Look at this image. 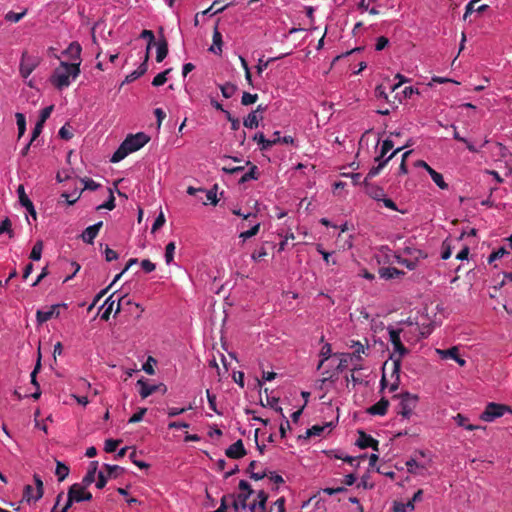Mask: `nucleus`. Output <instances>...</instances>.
<instances>
[{
    "instance_id": "1",
    "label": "nucleus",
    "mask_w": 512,
    "mask_h": 512,
    "mask_svg": "<svg viewBox=\"0 0 512 512\" xmlns=\"http://www.w3.org/2000/svg\"><path fill=\"white\" fill-rule=\"evenodd\" d=\"M80 62L68 63L61 61L50 76L51 84L58 90L68 87L71 79L75 80L80 74Z\"/></svg>"
},
{
    "instance_id": "2",
    "label": "nucleus",
    "mask_w": 512,
    "mask_h": 512,
    "mask_svg": "<svg viewBox=\"0 0 512 512\" xmlns=\"http://www.w3.org/2000/svg\"><path fill=\"white\" fill-rule=\"evenodd\" d=\"M150 141V137L143 132L128 135L112 155L110 161L117 163L128 154L138 151Z\"/></svg>"
},
{
    "instance_id": "3",
    "label": "nucleus",
    "mask_w": 512,
    "mask_h": 512,
    "mask_svg": "<svg viewBox=\"0 0 512 512\" xmlns=\"http://www.w3.org/2000/svg\"><path fill=\"white\" fill-rule=\"evenodd\" d=\"M506 413L512 415V408L509 405L489 402L482 412V421L493 422L497 418L504 416Z\"/></svg>"
},
{
    "instance_id": "4",
    "label": "nucleus",
    "mask_w": 512,
    "mask_h": 512,
    "mask_svg": "<svg viewBox=\"0 0 512 512\" xmlns=\"http://www.w3.org/2000/svg\"><path fill=\"white\" fill-rule=\"evenodd\" d=\"M396 397H399L401 399L398 414H400L404 418H409L413 414V411L417 406L418 396L411 394L409 392H405L400 395L394 396V398Z\"/></svg>"
},
{
    "instance_id": "5",
    "label": "nucleus",
    "mask_w": 512,
    "mask_h": 512,
    "mask_svg": "<svg viewBox=\"0 0 512 512\" xmlns=\"http://www.w3.org/2000/svg\"><path fill=\"white\" fill-rule=\"evenodd\" d=\"M39 64L40 58L38 56H33L27 52H23L19 66L20 75L24 79L28 78Z\"/></svg>"
},
{
    "instance_id": "6",
    "label": "nucleus",
    "mask_w": 512,
    "mask_h": 512,
    "mask_svg": "<svg viewBox=\"0 0 512 512\" xmlns=\"http://www.w3.org/2000/svg\"><path fill=\"white\" fill-rule=\"evenodd\" d=\"M400 333V329H389V340L393 345L394 352L399 354L397 357H400L402 361V357L408 353V349L401 342Z\"/></svg>"
},
{
    "instance_id": "7",
    "label": "nucleus",
    "mask_w": 512,
    "mask_h": 512,
    "mask_svg": "<svg viewBox=\"0 0 512 512\" xmlns=\"http://www.w3.org/2000/svg\"><path fill=\"white\" fill-rule=\"evenodd\" d=\"M358 439L356 445L361 449L372 448L374 451H379V441L374 439L362 430L358 431Z\"/></svg>"
},
{
    "instance_id": "8",
    "label": "nucleus",
    "mask_w": 512,
    "mask_h": 512,
    "mask_svg": "<svg viewBox=\"0 0 512 512\" xmlns=\"http://www.w3.org/2000/svg\"><path fill=\"white\" fill-rule=\"evenodd\" d=\"M390 360L392 361L391 378H394V381L390 385L389 390L394 392L399 388L400 385L401 360L400 357H396L394 353L390 355Z\"/></svg>"
},
{
    "instance_id": "9",
    "label": "nucleus",
    "mask_w": 512,
    "mask_h": 512,
    "mask_svg": "<svg viewBox=\"0 0 512 512\" xmlns=\"http://www.w3.org/2000/svg\"><path fill=\"white\" fill-rule=\"evenodd\" d=\"M417 167L424 168L429 175L431 176L434 183L441 189H446L448 187L447 183L444 181L442 174L435 171L433 168H431L425 161L418 160L416 162Z\"/></svg>"
},
{
    "instance_id": "10",
    "label": "nucleus",
    "mask_w": 512,
    "mask_h": 512,
    "mask_svg": "<svg viewBox=\"0 0 512 512\" xmlns=\"http://www.w3.org/2000/svg\"><path fill=\"white\" fill-rule=\"evenodd\" d=\"M87 486H84V484L75 483L70 486L69 492H72L73 499L76 502H82V501H90L92 499V494L88 491H85V488Z\"/></svg>"
},
{
    "instance_id": "11",
    "label": "nucleus",
    "mask_w": 512,
    "mask_h": 512,
    "mask_svg": "<svg viewBox=\"0 0 512 512\" xmlns=\"http://www.w3.org/2000/svg\"><path fill=\"white\" fill-rule=\"evenodd\" d=\"M225 454L228 458L231 459H240L246 455V449L244 447L243 441L241 439L237 440L235 443L230 445Z\"/></svg>"
},
{
    "instance_id": "12",
    "label": "nucleus",
    "mask_w": 512,
    "mask_h": 512,
    "mask_svg": "<svg viewBox=\"0 0 512 512\" xmlns=\"http://www.w3.org/2000/svg\"><path fill=\"white\" fill-rule=\"evenodd\" d=\"M148 60H149V54H148V51H146L143 62L140 64V66L136 70L132 71L130 74H128L126 76L122 85H124L126 83H131V82L135 81L136 79H138L139 77H141L142 75H144L148 69Z\"/></svg>"
},
{
    "instance_id": "13",
    "label": "nucleus",
    "mask_w": 512,
    "mask_h": 512,
    "mask_svg": "<svg viewBox=\"0 0 512 512\" xmlns=\"http://www.w3.org/2000/svg\"><path fill=\"white\" fill-rule=\"evenodd\" d=\"M274 135H277V139H266L263 133H257L254 135L253 140L257 141L260 145V150H268L274 145L280 144V132L275 131Z\"/></svg>"
},
{
    "instance_id": "14",
    "label": "nucleus",
    "mask_w": 512,
    "mask_h": 512,
    "mask_svg": "<svg viewBox=\"0 0 512 512\" xmlns=\"http://www.w3.org/2000/svg\"><path fill=\"white\" fill-rule=\"evenodd\" d=\"M436 353L441 357V359H451L456 361L460 366L465 365V360L462 359L459 355V350L457 347H451L449 349H436Z\"/></svg>"
},
{
    "instance_id": "15",
    "label": "nucleus",
    "mask_w": 512,
    "mask_h": 512,
    "mask_svg": "<svg viewBox=\"0 0 512 512\" xmlns=\"http://www.w3.org/2000/svg\"><path fill=\"white\" fill-rule=\"evenodd\" d=\"M102 226L103 222L99 221L94 225L87 227L81 234L82 240L87 244H93L94 239L97 237Z\"/></svg>"
},
{
    "instance_id": "16",
    "label": "nucleus",
    "mask_w": 512,
    "mask_h": 512,
    "mask_svg": "<svg viewBox=\"0 0 512 512\" xmlns=\"http://www.w3.org/2000/svg\"><path fill=\"white\" fill-rule=\"evenodd\" d=\"M366 194L374 200L381 201L385 196V191L378 185L371 184L367 181V178L363 180Z\"/></svg>"
},
{
    "instance_id": "17",
    "label": "nucleus",
    "mask_w": 512,
    "mask_h": 512,
    "mask_svg": "<svg viewBox=\"0 0 512 512\" xmlns=\"http://www.w3.org/2000/svg\"><path fill=\"white\" fill-rule=\"evenodd\" d=\"M403 149V147H399L397 149H395L387 158L385 159H380V161H377L378 162V165L377 166H374L372 167L367 176L365 178H367V181L375 176H377L380 171L387 165V163L398 153L400 152L401 150Z\"/></svg>"
},
{
    "instance_id": "18",
    "label": "nucleus",
    "mask_w": 512,
    "mask_h": 512,
    "mask_svg": "<svg viewBox=\"0 0 512 512\" xmlns=\"http://www.w3.org/2000/svg\"><path fill=\"white\" fill-rule=\"evenodd\" d=\"M59 308L60 305H52L47 310H38L36 313L37 321L42 324L53 317H58L60 313Z\"/></svg>"
},
{
    "instance_id": "19",
    "label": "nucleus",
    "mask_w": 512,
    "mask_h": 512,
    "mask_svg": "<svg viewBox=\"0 0 512 512\" xmlns=\"http://www.w3.org/2000/svg\"><path fill=\"white\" fill-rule=\"evenodd\" d=\"M389 407V401L386 398H381L377 403L370 406L367 409V413L370 415L384 416L387 413Z\"/></svg>"
},
{
    "instance_id": "20",
    "label": "nucleus",
    "mask_w": 512,
    "mask_h": 512,
    "mask_svg": "<svg viewBox=\"0 0 512 512\" xmlns=\"http://www.w3.org/2000/svg\"><path fill=\"white\" fill-rule=\"evenodd\" d=\"M81 45L78 42H72L69 46L63 51V54L66 55L71 60H78L81 63Z\"/></svg>"
},
{
    "instance_id": "21",
    "label": "nucleus",
    "mask_w": 512,
    "mask_h": 512,
    "mask_svg": "<svg viewBox=\"0 0 512 512\" xmlns=\"http://www.w3.org/2000/svg\"><path fill=\"white\" fill-rule=\"evenodd\" d=\"M230 497L233 499L232 507L235 511L248 507L247 500L249 499V493L240 492L236 497L234 495H230Z\"/></svg>"
},
{
    "instance_id": "22",
    "label": "nucleus",
    "mask_w": 512,
    "mask_h": 512,
    "mask_svg": "<svg viewBox=\"0 0 512 512\" xmlns=\"http://www.w3.org/2000/svg\"><path fill=\"white\" fill-rule=\"evenodd\" d=\"M137 386L140 387L139 394L143 399L157 392V388L154 387V384H148L144 379H139Z\"/></svg>"
},
{
    "instance_id": "23",
    "label": "nucleus",
    "mask_w": 512,
    "mask_h": 512,
    "mask_svg": "<svg viewBox=\"0 0 512 512\" xmlns=\"http://www.w3.org/2000/svg\"><path fill=\"white\" fill-rule=\"evenodd\" d=\"M405 273L395 267H382L379 269V275L383 279H393L398 278Z\"/></svg>"
},
{
    "instance_id": "24",
    "label": "nucleus",
    "mask_w": 512,
    "mask_h": 512,
    "mask_svg": "<svg viewBox=\"0 0 512 512\" xmlns=\"http://www.w3.org/2000/svg\"><path fill=\"white\" fill-rule=\"evenodd\" d=\"M98 469V461H92L86 475L82 479L84 486H89L95 481V475Z\"/></svg>"
},
{
    "instance_id": "25",
    "label": "nucleus",
    "mask_w": 512,
    "mask_h": 512,
    "mask_svg": "<svg viewBox=\"0 0 512 512\" xmlns=\"http://www.w3.org/2000/svg\"><path fill=\"white\" fill-rule=\"evenodd\" d=\"M168 54V42L162 37L157 43L156 61L162 62Z\"/></svg>"
},
{
    "instance_id": "26",
    "label": "nucleus",
    "mask_w": 512,
    "mask_h": 512,
    "mask_svg": "<svg viewBox=\"0 0 512 512\" xmlns=\"http://www.w3.org/2000/svg\"><path fill=\"white\" fill-rule=\"evenodd\" d=\"M213 45L210 47V51H212L215 54H221L222 53V34L219 32L218 28L215 27L213 32Z\"/></svg>"
},
{
    "instance_id": "27",
    "label": "nucleus",
    "mask_w": 512,
    "mask_h": 512,
    "mask_svg": "<svg viewBox=\"0 0 512 512\" xmlns=\"http://www.w3.org/2000/svg\"><path fill=\"white\" fill-rule=\"evenodd\" d=\"M262 119L261 117H258L257 111H252L248 114V116L244 119L243 125L247 128L253 129L257 128L259 125V120Z\"/></svg>"
},
{
    "instance_id": "28",
    "label": "nucleus",
    "mask_w": 512,
    "mask_h": 512,
    "mask_svg": "<svg viewBox=\"0 0 512 512\" xmlns=\"http://www.w3.org/2000/svg\"><path fill=\"white\" fill-rule=\"evenodd\" d=\"M69 467L60 461H56L55 474L59 482L64 481L69 475Z\"/></svg>"
},
{
    "instance_id": "29",
    "label": "nucleus",
    "mask_w": 512,
    "mask_h": 512,
    "mask_svg": "<svg viewBox=\"0 0 512 512\" xmlns=\"http://www.w3.org/2000/svg\"><path fill=\"white\" fill-rule=\"evenodd\" d=\"M103 468L106 471V476L108 478H117L119 475H121L124 472V468L118 466V465H110V464H104Z\"/></svg>"
},
{
    "instance_id": "30",
    "label": "nucleus",
    "mask_w": 512,
    "mask_h": 512,
    "mask_svg": "<svg viewBox=\"0 0 512 512\" xmlns=\"http://www.w3.org/2000/svg\"><path fill=\"white\" fill-rule=\"evenodd\" d=\"M112 297H113V295H111L110 297H108V298L105 300L104 304L102 305V309H104V311H103V313H102V315H101V319H102V320L107 321V320L109 319V317H110L111 312H112V311H113V309H114L115 301H112V300H111V299H112Z\"/></svg>"
},
{
    "instance_id": "31",
    "label": "nucleus",
    "mask_w": 512,
    "mask_h": 512,
    "mask_svg": "<svg viewBox=\"0 0 512 512\" xmlns=\"http://www.w3.org/2000/svg\"><path fill=\"white\" fill-rule=\"evenodd\" d=\"M259 177V173H258V168L256 165H251L249 171H247L246 173H244L240 180H239V183H245L249 180H257Z\"/></svg>"
},
{
    "instance_id": "32",
    "label": "nucleus",
    "mask_w": 512,
    "mask_h": 512,
    "mask_svg": "<svg viewBox=\"0 0 512 512\" xmlns=\"http://www.w3.org/2000/svg\"><path fill=\"white\" fill-rule=\"evenodd\" d=\"M331 426V423H326L323 426L314 425L306 431V437L309 438L311 436H321L326 429Z\"/></svg>"
},
{
    "instance_id": "33",
    "label": "nucleus",
    "mask_w": 512,
    "mask_h": 512,
    "mask_svg": "<svg viewBox=\"0 0 512 512\" xmlns=\"http://www.w3.org/2000/svg\"><path fill=\"white\" fill-rule=\"evenodd\" d=\"M42 251H43V242L41 240H38L34 244L32 250H31V253L29 255V258L33 261H39L42 256Z\"/></svg>"
},
{
    "instance_id": "34",
    "label": "nucleus",
    "mask_w": 512,
    "mask_h": 512,
    "mask_svg": "<svg viewBox=\"0 0 512 512\" xmlns=\"http://www.w3.org/2000/svg\"><path fill=\"white\" fill-rule=\"evenodd\" d=\"M17 194L19 198V202L23 207H31L32 201L29 199L27 194L25 193L24 185L20 184L17 188Z\"/></svg>"
},
{
    "instance_id": "35",
    "label": "nucleus",
    "mask_w": 512,
    "mask_h": 512,
    "mask_svg": "<svg viewBox=\"0 0 512 512\" xmlns=\"http://www.w3.org/2000/svg\"><path fill=\"white\" fill-rule=\"evenodd\" d=\"M220 90L222 92L223 97L228 99L234 95V93L237 90V86L230 82H227L223 85H220Z\"/></svg>"
},
{
    "instance_id": "36",
    "label": "nucleus",
    "mask_w": 512,
    "mask_h": 512,
    "mask_svg": "<svg viewBox=\"0 0 512 512\" xmlns=\"http://www.w3.org/2000/svg\"><path fill=\"white\" fill-rule=\"evenodd\" d=\"M172 71V68H168L166 69L165 71L157 74L153 81H152V85L155 86V87H159V86H162L166 83L167 81V75Z\"/></svg>"
},
{
    "instance_id": "37",
    "label": "nucleus",
    "mask_w": 512,
    "mask_h": 512,
    "mask_svg": "<svg viewBox=\"0 0 512 512\" xmlns=\"http://www.w3.org/2000/svg\"><path fill=\"white\" fill-rule=\"evenodd\" d=\"M257 499H258V509L259 512H268L266 508V503L268 500V494L264 490H260L257 493Z\"/></svg>"
},
{
    "instance_id": "38",
    "label": "nucleus",
    "mask_w": 512,
    "mask_h": 512,
    "mask_svg": "<svg viewBox=\"0 0 512 512\" xmlns=\"http://www.w3.org/2000/svg\"><path fill=\"white\" fill-rule=\"evenodd\" d=\"M259 230H260V223L257 222L255 224H253L252 227L249 230L242 231L239 234V237L242 238L245 241V240H247V239L257 235Z\"/></svg>"
},
{
    "instance_id": "39",
    "label": "nucleus",
    "mask_w": 512,
    "mask_h": 512,
    "mask_svg": "<svg viewBox=\"0 0 512 512\" xmlns=\"http://www.w3.org/2000/svg\"><path fill=\"white\" fill-rule=\"evenodd\" d=\"M394 147V143L390 139H386L383 141L381 146L380 155L375 158V161H380V159H385V155Z\"/></svg>"
},
{
    "instance_id": "40",
    "label": "nucleus",
    "mask_w": 512,
    "mask_h": 512,
    "mask_svg": "<svg viewBox=\"0 0 512 512\" xmlns=\"http://www.w3.org/2000/svg\"><path fill=\"white\" fill-rule=\"evenodd\" d=\"M40 369H41V353H40V348H39L38 349V358H37V361H36V365H35L33 371L30 374L31 383L36 388H39V383L37 382L36 376H37V373L40 371Z\"/></svg>"
},
{
    "instance_id": "41",
    "label": "nucleus",
    "mask_w": 512,
    "mask_h": 512,
    "mask_svg": "<svg viewBox=\"0 0 512 512\" xmlns=\"http://www.w3.org/2000/svg\"><path fill=\"white\" fill-rule=\"evenodd\" d=\"M15 117L18 126V137L21 138L26 131V119L22 113H16Z\"/></svg>"
},
{
    "instance_id": "42",
    "label": "nucleus",
    "mask_w": 512,
    "mask_h": 512,
    "mask_svg": "<svg viewBox=\"0 0 512 512\" xmlns=\"http://www.w3.org/2000/svg\"><path fill=\"white\" fill-rule=\"evenodd\" d=\"M331 352H332V349H331V345L330 344H325L322 348H321V351H320V356L322 357L321 361L319 362L318 366H317V369H320L323 365V363L329 359V357L331 356Z\"/></svg>"
},
{
    "instance_id": "43",
    "label": "nucleus",
    "mask_w": 512,
    "mask_h": 512,
    "mask_svg": "<svg viewBox=\"0 0 512 512\" xmlns=\"http://www.w3.org/2000/svg\"><path fill=\"white\" fill-rule=\"evenodd\" d=\"M217 189H218V185L215 184L213 186V188H211L210 190L208 191H205L206 192V199L207 201L213 205V206H216L218 204V199H217Z\"/></svg>"
},
{
    "instance_id": "44",
    "label": "nucleus",
    "mask_w": 512,
    "mask_h": 512,
    "mask_svg": "<svg viewBox=\"0 0 512 512\" xmlns=\"http://www.w3.org/2000/svg\"><path fill=\"white\" fill-rule=\"evenodd\" d=\"M121 442H122L121 439H107L105 441V447H104L105 452H107V453L115 452Z\"/></svg>"
},
{
    "instance_id": "45",
    "label": "nucleus",
    "mask_w": 512,
    "mask_h": 512,
    "mask_svg": "<svg viewBox=\"0 0 512 512\" xmlns=\"http://www.w3.org/2000/svg\"><path fill=\"white\" fill-rule=\"evenodd\" d=\"M175 243L169 242L165 247V261L169 265L174 259Z\"/></svg>"
},
{
    "instance_id": "46",
    "label": "nucleus",
    "mask_w": 512,
    "mask_h": 512,
    "mask_svg": "<svg viewBox=\"0 0 512 512\" xmlns=\"http://www.w3.org/2000/svg\"><path fill=\"white\" fill-rule=\"evenodd\" d=\"M109 193H110V195H109L108 200L105 203L99 205L96 208L97 210H101V209L113 210L115 208V197L113 195V191L111 189H109Z\"/></svg>"
},
{
    "instance_id": "47",
    "label": "nucleus",
    "mask_w": 512,
    "mask_h": 512,
    "mask_svg": "<svg viewBox=\"0 0 512 512\" xmlns=\"http://www.w3.org/2000/svg\"><path fill=\"white\" fill-rule=\"evenodd\" d=\"M258 99L257 94H251L248 92H244L241 98V104L244 106H248L254 104Z\"/></svg>"
},
{
    "instance_id": "48",
    "label": "nucleus",
    "mask_w": 512,
    "mask_h": 512,
    "mask_svg": "<svg viewBox=\"0 0 512 512\" xmlns=\"http://www.w3.org/2000/svg\"><path fill=\"white\" fill-rule=\"evenodd\" d=\"M395 259L398 264L404 265L409 270L416 269V261L408 260L400 255H395Z\"/></svg>"
},
{
    "instance_id": "49",
    "label": "nucleus",
    "mask_w": 512,
    "mask_h": 512,
    "mask_svg": "<svg viewBox=\"0 0 512 512\" xmlns=\"http://www.w3.org/2000/svg\"><path fill=\"white\" fill-rule=\"evenodd\" d=\"M140 37L143 38V39H147L148 40V45H147V49L146 51H150V48L151 46L154 44L155 42V36H154V33L151 31V30H143L140 34Z\"/></svg>"
},
{
    "instance_id": "50",
    "label": "nucleus",
    "mask_w": 512,
    "mask_h": 512,
    "mask_svg": "<svg viewBox=\"0 0 512 512\" xmlns=\"http://www.w3.org/2000/svg\"><path fill=\"white\" fill-rule=\"evenodd\" d=\"M36 485L35 499H40L43 496V481L37 474L33 476Z\"/></svg>"
},
{
    "instance_id": "51",
    "label": "nucleus",
    "mask_w": 512,
    "mask_h": 512,
    "mask_svg": "<svg viewBox=\"0 0 512 512\" xmlns=\"http://www.w3.org/2000/svg\"><path fill=\"white\" fill-rule=\"evenodd\" d=\"M11 226H12V223H11L10 219L9 218H5L0 223V235L3 234L4 232H7L9 234V237L12 238L13 237V231L11 229Z\"/></svg>"
},
{
    "instance_id": "52",
    "label": "nucleus",
    "mask_w": 512,
    "mask_h": 512,
    "mask_svg": "<svg viewBox=\"0 0 512 512\" xmlns=\"http://www.w3.org/2000/svg\"><path fill=\"white\" fill-rule=\"evenodd\" d=\"M25 14H26V11H23L20 13H15V12L10 11L5 15V19L9 22L17 23L25 16Z\"/></svg>"
},
{
    "instance_id": "53",
    "label": "nucleus",
    "mask_w": 512,
    "mask_h": 512,
    "mask_svg": "<svg viewBox=\"0 0 512 512\" xmlns=\"http://www.w3.org/2000/svg\"><path fill=\"white\" fill-rule=\"evenodd\" d=\"M23 498L30 502V501H38L39 499H35V493H34V489L31 485H26L25 488H24V492H23Z\"/></svg>"
},
{
    "instance_id": "54",
    "label": "nucleus",
    "mask_w": 512,
    "mask_h": 512,
    "mask_svg": "<svg viewBox=\"0 0 512 512\" xmlns=\"http://www.w3.org/2000/svg\"><path fill=\"white\" fill-rule=\"evenodd\" d=\"M219 3H220V1H218V0L214 1L209 8H207L204 11H202V14L206 15V14H208L210 12H212V14H217V13L222 12L227 6L217 7L219 5Z\"/></svg>"
},
{
    "instance_id": "55",
    "label": "nucleus",
    "mask_w": 512,
    "mask_h": 512,
    "mask_svg": "<svg viewBox=\"0 0 512 512\" xmlns=\"http://www.w3.org/2000/svg\"><path fill=\"white\" fill-rule=\"evenodd\" d=\"M146 412H147V409H146V408H140L136 413H134V414L129 418L128 423L133 424V423H138V422H140V421L143 419V417H144V415H145V413H146Z\"/></svg>"
},
{
    "instance_id": "56",
    "label": "nucleus",
    "mask_w": 512,
    "mask_h": 512,
    "mask_svg": "<svg viewBox=\"0 0 512 512\" xmlns=\"http://www.w3.org/2000/svg\"><path fill=\"white\" fill-rule=\"evenodd\" d=\"M479 0H471L467 5H466V9H465V13H464V20L467 19V17L472 13V12H480V6L478 8H474V5L476 3H478Z\"/></svg>"
},
{
    "instance_id": "57",
    "label": "nucleus",
    "mask_w": 512,
    "mask_h": 512,
    "mask_svg": "<svg viewBox=\"0 0 512 512\" xmlns=\"http://www.w3.org/2000/svg\"><path fill=\"white\" fill-rule=\"evenodd\" d=\"M165 221H166L165 220V216H164L163 212L161 211L160 214L158 215V217L155 219L153 225H152L151 232L154 233L158 229H160L165 224Z\"/></svg>"
},
{
    "instance_id": "58",
    "label": "nucleus",
    "mask_w": 512,
    "mask_h": 512,
    "mask_svg": "<svg viewBox=\"0 0 512 512\" xmlns=\"http://www.w3.org/2000/svg\"><path fill=\"white\" fill-rule=\"evenodd\" d=\"M406 252L414 258L412 261H416V264L419 259L427 257V255L421 250L407 248Z\"/></svg>"
},
{
    "instance_id": "59",
    "label": "nucleus",
    "mask_w": 512,
    "mask_h": 512,
    "mask_svg": "<svg viewBox=\"0 0 512 512\" xmlns=\"http://www.w3.org/2000/svg\"><path fill=\"white\" fill-rule=\"evenodd\" d=\"M136 456H137V452L135 450H133L130 454H129V458L130 460L136 465L138 466L139 468L141 469H147L149 468V464H147L146 462L144 461H140L139 459H136Z\"/></svg>"
},
{
    "instance_id": "60",
    "label": "nucleus",
    "mask_w": 512,
    "mask_h": 512,
    "mask_svg": "<svg viewBox=\"0 0 512 512\" xmlns=\"http://www.w3.org/2000/svg\"><path fill=\"white\" fill-rule=\"evenodd\" d=\"M53 108H54V106L50 105V106H47L44 109H42L41 113H40V116H39L38 122H41V123L44 124L45 121L50 117V115H51V113L53 111Z\"/></svg>"
},
{
    "instance_id": "61",
    "label": "nucleus",
    "mask_w": 512,
    "mask_h": 512,
    "mask_svg": "<svg viewBox=\"0 0 512 512\" xmlns=\"http://www.w3.org/2000/svg\"><path fill=\"white\" fill-rule=\"evenodd\" d=\"M268 255V252L265 248V246H262L260 249L254 251L251 255V258L254 260V261H260L261 259H263L264 257H266Z\"/></svg>"
},
{
    "instance_id": "62",
    "label": "nucleus",
    "mask_w": 512,
    "mask_h": 512,
    "mask_svg": "<svg viewBox=\"0 0 512 512\" xmlns=\"http://www.w3.org/2000/svg\"><path fill=\"white\" fill-rule=\"evenodd\" d=\"M227 120L231 123V129L237 131L240 128V121L234 118L229 111H224Z\"/></svg>"
},
{
    "instance_id": "63",
    "label": "nucleus",
    "mask_w": 512,
    "mask_h": 512,
    "mask_svg": "<svg viewBox=\"0 0 512 512\" xmlns=\"http://www.w3.org/2000/svg\"><path fill=\"white\" fill-rule=\"evenodd\" d=\"M61 197L65 198V200L67 201V203L69 205H72L74 204L80 197V193H78L77 191H75L74 193L72 194H68L66 192H64Z\"/></svg>"
},
{
    "instance_id": "64",
    "label": "nucleus",
    "mask_w": 512,
    "mask_h": 512,
    "mask_svg": "<svg viewBox=\"0 0 512 512\" xmlns=\"http://www.w3.org/2000/svg\"><path fill=\"white\" fill-rule=\"evenodd\" d=\"M141 267L146 273H151L156 269V265L152 263L149 259H144L141 261Z\"/></svg>"
}]
</instances>
